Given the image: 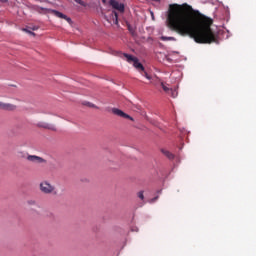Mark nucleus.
Masks as SVG:
<instances>
[{
  "mask_svg": "<svg viewBox=\"0 0 256 256\" xmlns=\"http://www.w3.org/2000/svg\"><path fill=\"white\" fill-rule=\"evenodd\" d=\"M0 109L6 110V111H14L17 109V107L13 104H7L0 102Z\"/></svg>",
  "mask_w": 256,
  "mask_h": 256,
  "instance_id": "9",
  "label": "nucleus"
},
{
  "mask_svg": "<svg viewBox=\"0 0 256 256\" xmlns=\"http://www.w3.org/2000/svg\"><path fill=\"white\" fill-rule=\"evenodd\" d=\"M162 41H176V38L173 36H161Z\"/></svg>",
  "mask_w": 256,
  "mask_h": 256,
  "instance_id": "11",
  "label": "nucleus"
},
{
  "mask_svg": "<svg viewBox=\"0 0 256 256\" xmlns=\"http://www.w3.org/2000/svg\"><path fill=\"white\" fill-rule=\"evenodd\" d=\"M127 28H128V31L134 35V29L132 28V26L130 24H127Z\"/></svg>",
  "mask_w": 256,
  "mask_h": 256,
  "instance_id": "17",
  "label": "nucleus"
},
{
  "mask_svg": "<svg viewBox=\"0 0 256 256\" xmlns=\"http://www.w3.org/2000/svg\"><path fill=\"white\" fill-rule=\"evenodd\" d=\"M123 56L126 58L128 63H132L134 68H136L139 72H142V75L150 80L151 77L147 74V72L144 71V66L141 64V62L138 61V58H135V56H131V54H123Z\"/></svg>",
  "mask_w": 256,
  "mask_h": 256,
  "instance_id": "2",
  "label": "nucleus"
},
{
  "mask_svg": "<svg viewBox=\"0 0 256 256\" xmlns=\"http://www.w3.org/2000/svg\"><path fill=\"white\" fill-rule=\"evenodd\" d=\"M35 10L40 14L46 13L48 11L47 8L44 7H36Z\"/></svg>",
  "mask_w": 256,
  "mask_h": 256,
  "instance_id": "13",
  "label": "nucleus"
},
{
  "mask_svg": "<svg viewBox=\"0 0 256 256\" xmlns=\"http://www.w3.org/2000/svg\"><path fill=\"white\" fill-rule=\"evenodd\" d=\"M26 159L33 163H46L47 161L36 155H27Z\"/></svg>",
  "mask_w": 256,
  "mask_h": 256,
  "instance_id": "5",
  "label": "nucleus"
},
{
  "mask_svg": "<svg viewBox=\"0 0 256 256\" xmlns=\"http://www.w3.org/2000/svg\"><path fill=\"white\" fill-rule=\"evenodd\" d=\"M157 199H158V196L155 197V198H153L150 202L153 203V202H155Z\"/></svg>",
  "mask_w": 256,
  "mask_h": 256,
  "instance_id": "21",
  "label": "nucleus"
},
{
  "mask_svg": "<svg viewBox=\"0 0 256 256\" xmlns=\"http://www.w3.org/2000/svg\"><path fill=\"white\" fill-rule=\"evenodd\" d=\"M52 13L60 19L66 20L68 23H72V18L68 17L66 14L58 11V10H52Z\"/></svg>",
  "mask_w": 256,
  "mask_h": 256,
  "instance_id": "6",
  "label": "nucleus"
},
{
  "mask_svg": "<svg viewBox=\"0 0 256 256\" xmlns=\"http://www.w3.org/2000/svg\"><path fill=\"white\" fill-rule=\"evenodd\" d=\"M113 15H114V24L118 25L119 24V14L117 13V11H113Z\"/></svg>",
  "mask_w": 256,
  "mask_h": 256,
  "instance_id": "12",
  "label": "nucleus"
},
{
  "mask_svg": "<svg viewBox=\"0 0 256 256\" xmlns=\"http://www.w3.org/2000/svg\"><path fill=\"white\" fill-rule=\"evenodd\" d=\"M112 113H113L114 115L120 116V117H122V118L129 119V120H131V121H134V119H133L132 117H130V116L127 115L125 112H123V111H121V110H119V109H117V108H113V109H112Z\"/></svg>",
  "mask_w": 256,
  "mask_h": 256,
  "instance_id": "7",
  "label": "nucleus"
},
{
  "mask_svg": "<svg viewBox=\"0 0 256 256\" xmlns=\"http://www.w3.org/2000/svg\"><path fill=\"white\" fill-rule=\"evenodd\" d=\"M33 30H38V27H33Z\"/></svg>",
  "mask_w": 256,
  "mask_h": 256,
  "instance_id": "23",
  "label": "nucleus"
},
{
  "mask_svg": "<svg viewBox=\"0 0 256 256\" xmlns=\"http://www.w3.org/2000/svg\"><path fill=\"white\" fill-rule=\"evenodd\" d=\"M26 203H27L28 206H36L37 205L36 200H32V199L28 200Z\"/></svg>",
  "mask_w": 256,
  "mask_h": 256,
  "instance_id": "15",
  "label": "nucleus"
},
{
  "mask_svg": "<svg viewBox=\"0 0 256 256\" xmlns=\"http://www.w3.org/2000/svg\"><path fill=\"white\" fill-rule=\"evenodd\" d=\"M161 86H162L163 90H164L167 94L170 93L171 89H169V88H168L167 86H165L163 83H161Z\"/></svg>",
  "mask_w": 256,
  "mask_h": 256,
  "instance_id": "16",
  "label": "nucleus"
},
{
  "mask_svg": "<svg viewBox=\"0 0 256 256\" xmlns=\"http://www.w3.org/2000/svg\"><path fill=\"white\" fill-rule=\"evenodd\" d=\"M138 197H139L141 200L144 199L143 191L138 192Z\"/></svg>",
  "mask_w": 256,
  "mask_h": 256,
  "instance_id": "18",
  "label": "nucleus"
},
{
  "mask_svg": "<svg viewBox=\"0 0 256 256\" xmlns=\"http://www.w3.org/2000/svg\"><path fill=\"white\" fill-rule=\"evenodd\" d=\"M167 21L169 28L180 36H189L198 44L219 43L211 29L213 20L187 3L170 4Z\"/></svg>",
  "mask_w": 256,
  "mask_h": 256,
  "instance_id": "1",
  "label": "nucleus"
},
{
  "mask_svg": "<svg viewBox=\"0 0 256 256\" xmlns=\"http://www.w3.org/2000/svg\"><path fill=\"white\" fill-rule=\"evenodd\" d=\"M23 31H25V32H27V33H29V34H31V35H35L34 32H32V31H30V30H27L26 28H23Z\"/></svg>",
  "mask_w": 256,
  "mask_h": 256,
  "instance_id": "19",
  "label": "nucleus"
},
{
  "mask_svg": "<svg viewBox=\"0 0 256 256\" xmlns=\"http://www.w3.org/2000/svg\"><path fill=\"white\" fill-rule=\"evenodd\" d=\"M75 2L79 5H84V1L83 0H75Z\"/></svg>",
  "mask_w": 256,
  "mask_h": 256,
  "instance_id": "20",
  "label": "nucleus"
},
{
  "mask_svg": "<svg viewBox=\"0 0 256 256\" xmlns=\"http://www.w3.org/2000/svg\"><path fill=\"white\" fill-rule=\"evenodd\" d=\"M36 126L39 127V128H44V129H48V130H51V131H57L55 125H51V124L45 123V122H39V123H37Z\"/></svg>",
  "mask_w": 256,
  "mask_h": 256,
  "instance_id": "8",
  "label": "nucleus"
},
{
  "mask_svg": "<svg viewBox=\"0 0 256 256\" xmlns=\"http://www.w3.org/2000/svg\"><path fill=\"white\" fill-rule=\"evenodd\" d=\"M161 152L169 159V160H173L174 159V155L169 152L168 150L165 149H161Z\"/></svg>",
  "mask_w": 256,
  "mask_h": 256,
  "instance_id": "10",
  "label": "nucleus"
},
{
  "mask_svg": "<svg viewBox=\"0 0 256 256\" xmlns=\"http://www.w3.org/2000/svg\"><path fill=\"white\" fill-rule=\"evenodd\" d=\"M153 1H154V2H158V3L160 2V0H153Z\"/></svg>",
  "mask_w": 256,
  "mask_h": 256,
  "instance_id": "24",
  "label": "nucleus"
},
{
  "mask_svg": "<svg viewBox=\"0 0 256 256\" xmlns=\"http://www.w3.org/2000/svg\"><path fill=\"white\" fill-rule=\"evenodd\" d=\"M2 2H7V0H2Z\"/></svg>",
  "mask_w": 256,
  "mask_h": 256,
  "instance_id": "25",
  "label": "nucleus"
},
{
  "mask_svg": "<svg viewBox=\"0 0 256 256\" xmlns=\"http://www.w3.org/2000/svg\"><path fill=\"white\" fill-rule=\"evenodd\" d=\"M110 6L114 9L119 11L120 13L125 12V4L119 3L117 0H110L109 1Z\"/></svg>",
  "mask_w": 256,
  "mask_h": 256,
  "instance_id": "4",
  "label": "nucleus"
},
{
  "mask_svg": "<svg viewBox=\"0 0 256 256\" xmlns=\"http://www.w3.org/2000/svg\"><path fill=\"white\" fill-rule=\"evenodd\" d=\"M102 3H103V4H106V3H107V0H102Z\"/></svg>",
  "mask_w": 256,
  "mask_h": 256,
  "instance_id": "22",
  "label": "nucleus"
},
{
  "mask_svg": "<svg viewBox=\"0 0 256 256\" xmlns=\"http://www.w3.org/2000/svg\"><path fill=\"white\" fill-rule=\"evenodd\" d=\"M39 189L44 194H57L56 187L49 181H42L39 184Z\"/></svg>",
  "mask_w": 256,
  "mask_h": 256,
  "instance_id": "3",
  "label": "nucleus"
},
{
  "mask_svg": "<svg viewBox=\"0 0 256 256\" xmlns=\"http://www.w3.org/2000/svg\"><path fill=\"white\" fill-rule=\"evenodd\" d=\"M168 94L171 95L172 98H176L178 95L177 91L173 89H170Z\"/></svg>",
  "mask_w": 256,
  "mask_h": 256,
  "instance_id": "14",
  "label": "nucleus"
}]
</instances>
